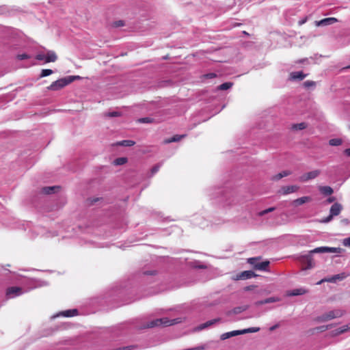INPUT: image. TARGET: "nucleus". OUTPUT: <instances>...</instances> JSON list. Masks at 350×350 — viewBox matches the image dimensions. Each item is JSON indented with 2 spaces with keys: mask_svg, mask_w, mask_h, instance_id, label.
<instances>
[{
  "mask_svg": "<svg viewBox=\"0 0 350 350\" xmlns=\"http://www.w3.org/2000/svg\"><path fill=\"white\" fill-rule=\"evenodd\" d=\"M307 127V124L305 122H301L298 124H295L292 126V129L293 130H303Z\"/></svg>",
  "mask_w": 350,
  "mask_h": 350,
  "instance_id": "23",
  "label": "nucleus"
},
{
  "mask_svg": "<svg viewBox=\"0 0 350 350\" xmlns=\"http://www.w3.org/2000/svg\"><path fill=\"white\" fill-rule=\"evenodd\" d=\"M23 293V289L20 287L12 286L10 287L6 291V297L8 299H12L19 296Z\"/></svg>",
  "mask_w": 350,
  "mask_h": 350,
  "instance_id": "8",
  "label": "nucleus"
},
{
  "mask_svg": "<svg viewBox=\"0 0 350 350\" xmlns=\"http://www.w3.org/2000/svg\"><path fill=\"white\" fill-rule=\"evenodd\" d=\"M139 122L142 123H150L152 122V119L150 118H143L139 119Z\"/></svg>",
  "mask_w": 350,
  "mask_h": 350,
  "instance_id": "37",
  "label": "nucleus"
},
{
  "mask_svg": "<svg viewBox=\"0 0 350 350\" xmlns=\"http://www.w3.org/2000/svg\"><path fill=\"white\" fill-rule=\"evenodd\" d=\"M279 327V325L278 324H276L272 327H270V331H273L274 329H275L276 328H278Z\"/></svg>",
  "mask_w": 350,
  "mask_h": 350,
  "instance_id": "47",
  "label": "nucleus"
},
{
  "mask_svg": "<svg viewBox=\"0 0 350 350\" xmlns=\"http://www.w3.org/2000/svg\"><path fill=\"white\" fill-rule=\"evenodd\" d=\"M241 330H234L232 332H226V333L222 334L220 336V338H221V340H226L231 337L241 335Z\"/></svg>",
  "mask_w": 350,
  "mask_h": 350,
  "instance_id": "13",
  "label": "nucleus"
},
{
  "mask_svg": "<svg viewBox=\"0 0 350 350\" xmlns=\"http://www.w3.org/2000/svg\"><path fill=\"white\" fill-rule=\"evenodd\" d=\"M259 260V258H248L247 262L256 269V265L258 263Z\"/></svg>",
  "mask_w": 350,
  "mask_h": 350,
  "instance_id": "32",
  "label": "nucleus"
},
{
  "mask_svg": "<svg viewBox=\"0 0 350 350\" xmlns=\"http://www.w3.org/2000/svg\"><path fill=\"white\" fill-rule=\"evenodd\" d=\"M53 72V71L51 69H43L41 72L40 77H47L51 75Z\"/></svg>",
  "mask_w": 350,
  "mask_h": 350,
  "instance_id": "33",
  "label": "nucleus"
},
{
  "mask_svg": "<svg viewBox=\"0 0 350 350\" xmlns=\"http://www.w3.org/2000/svg\"><path fill=\"white\" fill-rule=\"evenodd\" d=\"M342 139L339 138L332 139L329 141V144L333 146H338L342 144Z\"/></svg>",
  "mask_w": 350,
  "mask_h": 350,
  "instance_id": "27",
  "label": "nucleus"
},
{
  "mask_svg": "<svg viewBox=\"0 0 350 350\" xmlns=\"http://www.w3.org/2000/svg\"><path fill=\"white\" fill-rule=\"evenodd\" d=\"M345 312L341 309H335L326 312L317 317L316 321L319 323L326 322L334 319L340 318L345 314Z\"/></svg>",
  "mask_w": 350,
  "mask_h": 350,
  "instance_id": "2",
  "label": "nucleus"
},
{
  "mask_svg": "<svg viewBox=\"0 0 350 350\" xmlns=\"http://www.w3.org/2000/svg\"><path fill=\"white\" fill-rule=\"evenodd\" d=\"M161 164H160V163H159V164L156 165L155 166H154L152 168V170H151L152 174H154L157 173L159 171V170L161 167Z\"/></svg>",
  "mask_w": 350,
  "mask_h": 350,
  "instance_id": "38",
  "label": "nucleus"
},
{
  "mask_svg": "<svg viewBox=\"0 0 350 350\" xmlns=\"http://www.w3.org/2000/svg\"><path fill=\"white\" fill-rule=\"evenodd\" d=\"M307 76V75H305L303 73V72L301 71H298V72H293L291 73L290 75V78L291 79H293V80H302L304 79Z\"/></svg>",
  "mask_w": 350,
  "mask_h": 350,
  "instance_id": "17",
  "label": "nucleus"
},
{
  "mask_svg": "<svg viewBox=\"0 0 350 350\" xmlns=\"http://www.w3.org/2000/svg\"><path fill=\"white\" fill-rule=\"evenodd\" d=\"M57 189H59L58 187H47L43 188L42 191L46 194H50L54 193Z\"/></svg>",
  "mask_w": 350,
  "mask_h": 350,
  "instance_id": "28",
  "label": "nucleus"
},
{
  "mask_svg": "<svg viewBox=\"0 0 350 350\" xmlns=\"http://www.w3.org/2000/svg\"><path fill=\"white\" fill-rule=\"evenodd\" d=\"M345 154L348 156V157H350V148H347L346 149L345 151H344Z\"/></svg>",
  "mask_w": 350,
  "mask_h": 350,
  "instance_id": "46",
  "label": "nucleus"
},
{
  "mask_svg": "<svg viewBox=\"0 0 350 350\" xmlns=\"http://www.w3.org/2000/svg\"><path fill=\"white\" fill-rule=\"evenodd\" d=\"M308 292V291L304 288H296L294 290H292L291 291H288L287 293L288 296H297V295H304Z\"/></svg>",
  "mask_w": 350,
  "mask_h": 350,
  "instance_id": "15",
  "label": "nucleus"
},
{
  "mask_svg": "<svg viewBox=\"0 0 350 350\" xmlns=\"http://www.w3.org/2000/svg\"><path fill=\"white\" fill-rule=\"evenodd\" d=\"M127 159L125 157H120L114 160L113 163L116 165H121L126 163Z\"/></svg>",
  "mask_w": 350,
  "mask_h": 350,
  "instance_id": "30",
  "label": "nucleus"
},
{
  "mask_svg": "<svg viewBox=\"0 0 350 350\" xmlns=\"http://www.w3.org/2000/svg\"><path fill=\"white\" fill-rule=\"evenodd\" d=\"M275 209V207H270L269 208H267V209H265L264 211H262L259 212L258 213V215L259 216H263V215H265V214H267L268 213L273 211Z\"/></svg>",
  "mask_w": 350,
  "mask_h": 350,
  "instance_id": "35",
  "label": "nucleus"
},
{
  "mask_svg": "<svg viewBox=\"0 0 350 350\" xmlns=\"http://www.w3.org/2000/svg\"><path fill=\"white\" fill-rule=\"evenodd\" d=\"M36 59L38 60H43L46 63L54 62L57 59V55L53 51H48L46 54H38Z\"/></svg>",
  "mask_w": 350,
  "mask_h": 350,
  "instance_id": "5",
  "label": "nucleus"
},
{
  "mask_svg": "<svg viewBox=\"0 0 350 350\" xmlns=\"http://www.w3.org/2000/svg\"><path fill=\"white\" fill-rule=\"evenodd\" d=\"M349 68H350V66H349Z\"/></svg>",
  "mask_w": 350,
  "mask_h": 350,
  "instance_id": "52",
  "label": "nucleus"
},
{
  "mask_svg": "<svg viewBox=\"0 0 350 350\" xmlns=\"http://www.w3.org/2000/svg\"><path fill=\"white\" fill-rule=\"evenodd\" d=\"M73 82L72 77H64L53 82L47 88L49 90L57 91Z\"/></svg>",
  "mask_w": 350,
  "mask_h": 350,
  "instance_id": "4",
  "label": "nucleus"
},
{
  "mask_svg": "<svg viewBox=\"0 0 350 350\" xmlns=\"http://www.w3.org/2000/svg\"><path fill=\"white\" fill-rule=\"evenodd\" d=\"M343 333L344 332H343L342 329H341V327H339L338 329L334 330L332 332V334H333V336H338V335H340Z\"/></svg>",
  "mask_w": 350,
  "mask_h": 350,
  "instance_id": "39",
  "label": "nucleus"
},
{
  "mask_svg": "<svg viewBox=\"0 0 350 350\" xmlns=\"http://www.w3.org/2000/svg\"><path fill=\"white\" fill-rule=\"evenodd\" d=\"M77 310L72 309V310H67L63 312H61L60 313L56 314L55 316L53 317V318L59 317V316H63L65 317H74L77 314Z\"/></svg>",
  "mask_w": 350,
  "mask_h": 350,
  "instance_id": "12",
  "label": "nucleus"
},
{
  "mask_svg": "<svg viewBox=\"0 0 350 350\" xmlns=\"http://www.w3.org/2000/svg\"><path fill=\"white\" fill-rule=\"evenodd\" d=\"M320 170H315L304 174L299 178V180L301 182H307L310 180L314 179L315 178H317L320 174Z\"/></svg>",
  "mask_w": 350,
  "mask_h": 350,
  "instance_id": "7",
  "label": "nucleus"
},
{
  "mask_svg": "<svg viewBox=\"0 0 350 350\" xmlns=\"http://www.w3.org/2000/svg\"><path fill=\"white\" fill-rule=\"evenodd\" d=\"M280 301V299L278 297H269L267 299H265L264 300L258 301H256L255 303V305L258 306H260V305H262V304L277 302V301Z\"/></svg>",
  "mask_w": 350,
  "mask_h": 350,
  "instance_id": "16",
  "label": "nucleus"
},
{
  "mask_svg": "<svg viewBox=\"0 0 350 350\" xmlns=\"http://www.w3.org/2000/svg\"><path fill=\"white\" fill-rule=\"evenodd\" d=\"M184 137H185L184 135H174V137H172V138L167 139L165 141V142L166 143H171V142H178L180 139H182Z\"/></svg>",
  "mask_w": 350,
  "mask_h": 350,
  "instance_id": "26",
  "label": "nucleus"
},
{
  "mask_svg": "<svg viewBox=\"0 0 350 350\" xmlns=\"http://www.w3.org/2000/svg\"><path fill=\"white\" fill-rule=\"evenodd\" d=\"M193 267L198 269H207L208 266L204 264H201L200 262L196 261L193 262Z\"/></svg>",
  "mask_w": 350,
  "mask_h": 350,
  "instance_id": "34",
  "label": "nucleus"
},
{
  "mask_svg": "<svg viewBox=\"0 0 350 350\" xmlns=\"http://www.w3.org/2000/svg\"><path fill=\"white\" fill-rule=\"evenodd\" d=\"M345 278H346V275H345V273H341V274L335 275H334V276H332V278H329L323 279V280H320L319 282H318L317 284H322L324 282H335L337 280H342Z\"/></svg>",
  "mask_w": 350,
  "mask_h": 350,
  "instance_id": "10",
  "label": "nucleus"
},
{
  "mask_svg": "<svg viewBox=\"0 0 350 350\" xmlns=\"http://www.w3.org/2000/svg\"><path fill=\"white\" fill-rule=\"evenodd\" d=\"M312 198L309 196H304L299 198H297L292 202V204L294 206H300L304 203L310 202Z\"/></svg>",
  "mask_w": 350,
  "mask_h": 350,
  "instance_id": "14",
  "label": "nucleus"
},
{
  "mask_svg": "<svg viewBox=\"0 0 350 350\" xmlns=\"http://www.w3.org/2000/svg\"><path fill=\"white\" fill-rule=\"evenodd\" d=\"M216 77V75L215 73H209L207 75H204V78H208V79H213Z\"/></svg>",
  "mask_w": 350,
  "mask_h": 350,
  "instance_id": "45",
  "label": "nucleus"
},
{
  "mask_svg": "<svg viewBox=\"0 0 350 350\" xmlns=\"http://www.w3.org/2000/svg\"><path fill=\"white\" fill-rule=\"evenodd\" d=\"M109 117H116L120 115L118 111L109 112L106 114Z\"/></svg>",
  "mask_w": 350,
  "mask_h": 350,
  "instance_id": "41",
  "label": "nucleus"
},
{
  "mask_svg": "<svg viewBox=\"0 0 350 350\" xmlns=\"http://www.w3.org/2000/svg\"><path fill=\"white\" fill-rule=\"evenodd\" d=\"M332 327V325H328L327 326L322 327V328H323L324 329H330Z\"/></svg>",
  "mask_w": 350,
  "mask_h": 350,
  "instance_id": "50",
  "label": "nucleus"
},
{
  "mask_svg": "<svg viewBox=\"0 0 350 350\" xmlns=\"http://www.w3.org/2000/svg\"><path fill=\"white\" fill-rule=\"evenodd\" d=\"M67 77H72L73 79V81L76 79H79L81 77L79 76H68Z\"/></svg>",
  "mask_w": 350,
  "mask_h": 350,
  "instance_id": "48",
  "label": "nucleus"
},
{
  "mask_svg": "<svg viewBox=\"0 0 350 350\" xmlns=\"http://www.w3.org/2000/svg\"><path fill=\"white\" fill-rule=\"evenodd\" d=\"M349 129H350V124H349Z\"/></svg>",
  "mask_w": 350,
  "mask_h": 350,
  "instance_id": "51",
  "label": "nucleus"
},
{
  "mask_svg": "<svg viewBox=\"0 0 350 350\" xmlns=\"http://www.w3.org/2000/svg\"><path fill=\"white\" fill-rule=\"evenodd\" d=\"M16 57L19 60H23V59H29L30 57V56L27 55V54H25V53H23V54L18 55L16 56Z\"/></svg>",
  "mask_w": 350,
  "mask_h": 350,
  "instance_id": "36",
  "label": "nucleus"
},
{
  "mask_svg": "<svg viewBox=\"0 0 350 350\" xmlns=\"http://www.w3.org/2000/svg\"><path fill=\"white\" fill-rule=\"evenodd\" d=\"M337 21V19L334 17L326 18L317 22V26H327L332 25Z\"/></svg>",
  "mask_w": 350,
  "mask_h": 350,
  "instance_id": "11",
  "label": "nucleus"
},
{
  "mask_svg": "<svg viewBox=\"0 0 350 350\" xmlns=\"http://www.w3.org/2000/svg\"><path fill=\"white\" fill-rule=\"evenodd\" d=\"M319 191L324 195L329 196L333 193V189L329 186H321L319 188Z\"/></svg>",
  "mask_w": 350,
  "mask_h": 350,
  "instance_id": "22",
  "label": "nucleus"
},
{
  "mask_svg": "<svg viewBox=\"0 0 350 350\" xmlns=\"http://www.w3.org/2000/svg\"><path fill=\"white\" fill-rule=\"evenodd\" d=\"M335 200V198L334 197H331V198H329L327 199V202L328 203H332V202H334Z\"/></svg>",
  "mask_w": 350,
  "mask_h": 350,
  "instance_id": "49",
  "label": "nucleus"
},
{
  "mask_svg": "<svg viewBox=\"0 0 350 350\" xmlns=\"http://www.w3.org/2000/svg\"><path fill=\"white\" fill-rule=\"evenodd\" d=\"M118 144L123 146H132L135 144V142L132 140H123L120 142Z\"/></svg>",
  "mask_w": 350,
  "mask_h": 350,
  "instance_id": "31",
  "label": "nucleus"
},
{
  "mask_svg": "<svg viewBox=\"0 0 350 350\" xmlns=\"http://www.w3.org/2000/svg\"><path fill=\"white\" fill-rule=\"evenodd\" d=\"M220 321V319H215L213 320H211V321H208L207 322H206L205 323L202 324L200 325V329H204V328H206L217 322H219Z\"/></svg>",
  "mask_w": 350,
  "mask_h": 350,
  "instance_id": "24",
  "label": "nucleus"
},
{
  "mask_svg": "<svg viewBox=\"0 0 350 350\" xmlns=\"http://www.w3.org/2000/svg\"><path fill=\"white\" fill-rule=\"evenodd\" d=\"M260 330V327H250L247 329H241V334H247V333H254L257 332Z\"/></svg>",
  "mask_w": 350,
  "mask_h": 350,
  "instance_id": "25",
  "label": "nucleus"
},
{
  "mask_svg": "<svg viewBox=\"0 0 350 350\" xmlns=\"http://www.w3.org/2000/svg\"><path fill=\"white\" fill-rule=\"evenodd\" d=\"M254 275V273L252 271H243L239 276L238 277L239 279L241 280H245L252 278Z\"/></svg>",
  "mask_w": 350,
  "mask_h": 350,
  "instance_id": "20",
  "label": "nucleus"
},
{
  "mask_svg": "<svg viewBox=\"0 0 350 350\" xmlns=\"http://www.w3.org/2000/svg\"><path fill=\"white\" fill-rule=\"evenodd\" d=\"M290 174H291V171L284 170V171H282V172L273 176V177L271 178V180H279L280 179L282 178L283 177L287 176Z\"/></svg>",
  "mask_w": 350,
  "mask_h": 350,
  "instance_id": "18",
  "label": "nucleus"
},
{
  "mask_svg": "<svg viewBox=\"0 0 350 350\" xmlns=\"http://www.w3.org/2000/svg\"><path fill=\"white\" fill-rule=\"evenodd\" d=\"M124 25V22L122 21H116L114 22L113 23V26L114 27H122Z\"/></svg>",
  "mask_w": 350,
  "mask_h": 350,
  "instance_id": "44",
  "label": "nucleus"
},
{
  "mask_svg": "<svg viewBox=\"0 0 350 350\" xmlns=\"http://www.w3.org/2000/svg\"><path fill=\"white\" fill-rule=\"evenodd\" d=\"M248 308L247 306H243L239 307L234 308L232 310L228 311L227 312L228 315H230L231 314H239Z\"/></svg>",
  "mask_w": 350,
  "mask_h": 350,
  "instance_id": "19",
  "label": "nucleus"
},
{
  "mask_svg": "<svg viewBox=\"0 0 350 350\" xmlns=\"http://www.w3.org/2000/svg\"><path fill=\"white\" fill-rule=\"evenodd\" d=\"M180 321H181L179 318L169 319L168 318L165 317V318L157 319L156 320L150 321L148 324V327H157V326H160V325L169 326V325L177 324V323H180Z\"/></svg>",
  "mask_w": 350,
  "mask_h": 350,
  "instance_id": "3",
  "label": "nucleus"
},
{
  "mask_svg": "<svg viewBox=\"0 0 350 350\" xmlns=\"http://www.w3.org/2000/svg\"><path fill=\"white\" fill-rule=\"evenodd\" d=\"M232 86V83L231 82H226L222 83L218 87V89L220 90H226L230 89Z\"/></svg>",
  "mask_w": 350,
  "mask_h": 350,
  "instance_id": "29",
  "label": "nucleus"
},
{
  "mask_svg": "<svg viewBox=\"0 0 350 350\" xmlns=\"http://www.w3.org/2000/svg\"><path fill=\"white\" fill-rule=\"evenodd\" d=\"M342 205L339 203H334L332 206H331V208H330V211H329V215L325 218L324 219V221L325 222H329V221H331V219H332V217L334 216H337L340 214L341 210H342Z\"/></svg>",
  "mask_w": 350,
  "mask_h": 350,
  "instance_id": "6",
  "label": "nucleus"
},
{
  "mask_svg": "<svg viewBox=\"0 0 350 350\" xmlns=\"http://www.w3.org/2000/svg\"><path fill=\"white\" fill-rule=\"evenodd\" d=\"M341 327V329H342L343 332H346L349 330H350V323L347 325H343Z\"/></svg>",
  "mask_w": 350,
  "mask_h": 350,
  "instance_id": "42",
  "label": "nucleus"
},
{
  "mask_svg": "<svg viewBox=\"0 0 350 350\" xmlns=\"http://www.w3.org/2000/svg\"><path fill=\"white\" fill-rule=\"evenodd\" d=\"M304 85L305 87L308 88V87L314 85L315 83L314 81H307L304 82Z\"/></svg>",
  "mask_w": 350,
  "mask_h": 350,
  "instance_id": "40",
  "label": "nucleus"
},
{
  "mask_svg": "<svg viewBox=\"0 0 350 350\" xmlns=\"http://www.w3.org/2000/svg\"><path fill=\"white\" fill-rule=\"evenodd\" d=\"M299 188V187L297 185L284 186L280 189L279 193L282 195H287L296 192L298 191Z\"/></svg>",
  "mask_w": 350,
  "mask_h": 350,
  "instance_id": "9",
  "label": "nucleus"
},
{
  "mask_svg": "<svg viewBox=\"0 0 350 350\" xmlns=\"http://www.w3.org/2000/svg\"><path fill=\"white\" fill-rule=\"evenodd\" d=\"M343 245L347 247H350V237L343 240Z\"/></svg>",
  "mask_w": 350,
  "mask_h": 350,
  "instance_id": "43",
  "label": "nucleus"
},
{
  "mask_svg": "<svg viewBox=\"0 0 350 350\" xmlns=\"http://www.w3.org/2000/svg\"><path fill=\"white\" fill-rule=\"evenodd\" d=\"M269 265V261L265 260L263 262H258L257 265H256V269L260 271H266L268 266Z\"/></svg>",
  "mask_w": 350,
  "mask_h": 350,
  "instance_id": "21",
  "label": "nucleus"
},
{
  "mask_svg": "<svg viewBox=\"0 0 350 350\" xmlns=\"http://www.w3.org/2000/svg\"><path fill=\"white\" fill-rule=\"evenodd\" d=\"M340 250V249L338 247H319L310 251L309 254L303 256L306 261L308 262V266L306 269H310L313 267L314 263L311 256L312 254L325 252L336 253L338 252Z\"/></svg>",
  "mask_w": 350,
  "mask_h": 350,
  "instance_id": "1",
  "label": "nucleus"
}]
</instances>
